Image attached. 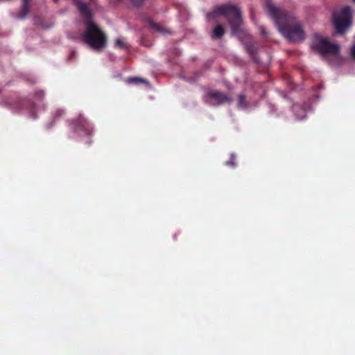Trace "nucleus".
<instances>
[{"instance_id":"f257e3e1","label":"nucleus","mask_w":355,"mask_h":355,"mask_svg":"<svg viewBox=\"0 0 355 355\" xmlns=\"http://www.w3.org/2000/svg\"><path fill=\"white\" fill-rule=\"evenodd\" d=\"M265 7L278 31L288 41L296 43L305 39L302 24L295 16L286 10L277 7L271 0H266Z\"/></svg>"},{"instance_id":"f03ea898","label":"nucleus","mask_w":355,"mask_h":355,"mask_svg":"<svg viewBox=\"0 0 355 355\" xmlns=\"http://www.w3.org/2000/svg\"><path fill=\"white\" fill-rule=\"evenodd\" d=\"M85 31L78 40L95 51H101L107 43L105 33L93 20H84Z\"/></svg>"},{"instance_id":"7ed1b4c3","label":"nucleus","mask_w":355,"mask_h":355,"mask_svg":"<svg viewBox=\"0 0 355 355\" xmlns=\"http://www.w3.org/2000/svg\"><path fill=\"white\" fill-rule=\"evenodd\" d=\"M219 16H224L227 19L233 35H236L240 31L243 19L239 7L231 3L224 4L215 8L207 15L208 19L216 18Z\"/></svg>"},{"instance_id":"20e7f679","label":"nucleus","mask_w":355,"mask_h":355,"mask_svg":"<svg viewBox=\"0 0 355 355\" xmlns=\"http://www.w3.org/2000/svg\"><path fill=\"white\" fill-rule=\"evenodd\" d=\"M311 48L322 55L323 57L332 55L337 57L339 55L340 46L337 44L331 43L327 37H323L318 34L313 35Z\"/></svg>"},{"instance_id":"39448f33","label":"nucleus","mask_w":355,"mask_h":355,"mask_svg":"<svg viewBox=\"0 0 355 355\" xmlns=\"http://www.w3.org/2000/svg\"><path fill=\"white\" fill-rule=\"evenodd\" d=\"M333 23L336 32L339 34H343L351 26V8L349 6H346L340 11L334 12Z\"/></svg>"},{"instance_id":"423d86ee","label":"nucleus","mask_w":355,"mask_h":355,"mask_svg":"<svg viewBox=\"0 0 355 355\" xmlns=\"http://www.w3.org/2000/svg\"><path fill=\"white\" fill-rule=\"evenodd\" d=\"M205 101L209 105L218 106L225 103H232V98L224 93L218 91H211L205 95Z\"/></svg>"},{"instance_id":"0eeeda50","label":"nucleus","mask_w":355,"mask_h":355,"mask_svg":"<svg viewBox=\"0 0 355 355\" xmlns=\"http://www.w3.org/2000/svg\"><path fill=\"white\" fill-rule=\"evenodd\" d=\"M75 132L80 135H90L92 128L89 121L82 114L78 116L77 120L73 123Z\"/></svg>"},{"instance_id":"6e6552de","label":"nucleus","mask_w":355,"mask_h":355,"mask_svg":"<svg viewBox=\"0 0 355 355\" xmlns=\"http://www.w3.org/2000/svg\"><path fill=\"white\" fill-rule=\"evenodd\" d=\"M74 3L80 14L85 18V20H92V11L94 6L93 3H87L82 0H75Z\"/></svg>"},{"instance_id":"1a4fd4ad","label":"nucleus","mask_w":355,"mask_h":355,"mask_svg":"<svg viewBox=\"0 0 355 355\" xmlns=\"http://www.w3.org/2000/svg\"><path fill=\"white\" fill-rule=\"evenodd\" d=\"M225 33V28L221 24L216 25L211 33V37L213 40L221 38Z\"/></svg>"},{"instance_id":"9d476101","label":"nucleus","mask_w":355,"mask_h":355,"mask_svg":"<svg viewBox=\"0 0 355 355\" xmlns=\"http://www.w3.org/2000/svg\"><path fill=\"white\" fill-rule=\"evenodd\" d=\"M293 110L295 113L297 119L302 120L306 117L305 110L300 105H294Z\"/></svg>"},{"instance_id":"9b49d317","label":"nucleus","mask_w":355,"mask_h":355,"mask_svg":"<svg viewBox=\"0 0 355 355\" xmlns=\"http://www.w3.org/2000/svg\"><path fill=\"white\" fill-rule=\"evenodd\" d=\"M29 11V0H23L21 12L18 15V18L24 19Z\"/></svg>"},{"instance_id":"f8f14e48","label":"nucleus","mask_w":355,"mask_h":355,"mask_svg":"<svg viewBox=\"0 0 355 355\" xmlns=\"http://www.w3.org/2000/svg\"><path fill=\"white\" fill-rule=\"evenodd\" d=\"M238 107L241 109H246L248 107V103L245 100V96L240 94L239 95Z\"/></svg>"},{"instance_id":"ddd939ff","label":"nucleus","mask_w":355,"mask_h":355,"mask_svg":"<svg viewBox=\"0 0 355 355\" xmlns=\"http://www.w3.org/2000/svg\"><path fill=\"white\" fill-rule=\"evenodd\" d=\"M128 83H132V84H140V83H145L148 84V82L147 80L138 78V77H131L128 79Z\"/></svg>"},{"instance_id":"4468645a","label":"nucleus","mask_w":355,"mask_h":355,"mask_svg":"<svg viewBox=\"0 0 355 355\" xmlns=\"http://www.w3.org/2000/svg\"><path fill=\"white\" fill-rule=\"evenodd\" d=\"M115 46L119 49H127V44L121 38H116L115 40Z\"/></svg>"},{"instance_id":"2eb2a0df","label":"nucleus","mask_w":355,"mask_h":355,"mask_svg":"<svg viewBox=\"0 0 355 355\" xmlns=\"http://www.w3.org/2000/svg\"><path fill=\"white\" fill-rule=\"evenodd\" d=\"M150 26L154 30L164 33V29L159 24H155V22L150 21Z\"/></svg>"},{"instance_id":"dca6fc26","label":"nucleus","mask_w":355,"mask_h":355,"mask_svg":"<svg viewBox=\"0 0 355 355\" xmlns=\"http://www.w3.org/2000/svg\"><path fill=\"white\" fill-rule=\"evenodd\" d=\"M246 49H247V51L250 53V55L254 57L255 53H256V49L254 46V45L252 44H247Z\"/></svg>"},{"instance_id":"f3484780","label":"nucleus","mask_w":355,"mask_h":355,"mask_svg":"<svg viewBox=\"0 0 355 355\" xmlns=\"http://www.w3.org/2000/svg\"><path fill=\"white\" fill-rule=\"evenodd\" d=\"M234 159H235V155L234 153H232L230 160L227 162L226 164L228 166H231L232 167H235L236 163L234 162Z\"/></svg>"},{"instance_id":"a211bd4d","label":"nucleus","mask_w":355,"mask_h":355,"mask_svg":"<svg viewBox=\"0 0 355 355\" xmlns=\"http://www.w3.org/2000/svg\"><path fill=\"white\" fill-rule=\"evenodd\" d=\"M64 114V111L63 110L59 109L56 110L55 114H54V119H58L61 116H62Z\"/></svg>"},{"instance_id":"6ab92c4d","label":"nucleus","mask_w":355,"mask_h":355,"mask_svg":"<svg viewBox=\"0 0 355 355\" xmlns=\"http://www.w3.org/2000/svg\"><path fill=\"white\" fill-rule=\"evenodd\" d=\"M259 31H260V33L262 35H263V36H266L267 35V32L266 31L265 28L263 26H259Z\"/></svg>"},{"instance_id":"aec40b11","label":"nucleus","mask_w":355,"mask_h":355,"mask_svg":"<svg viewBox=\"0 0 355 355\" xmlns=\"http://www.w3.org/2000/svg\"><path fill=\"white\" fill-rule=\"evenodd\" d=\"M144 0H131V1L135 5L140 4Z\"/></svg>"},{"instance_id":"412c9836","label":"nucleus","mask_w":355,"mask_h":355,"mask_svg":"<svg viewBox=\"0 0 355 355\" xmlns=\"http://www.w3.org/2000/svg\"><path fill=\"white\" fill-rule=\"evenodd\" d=\"M352 55L355 59V44L352 46L351 50Z\"/></svg>"},{"instance_id":"4be33fe9","label":"nucleus","mask_w":355,"mask_h":355,"mask_svg":"<svg viewBox=\"0 0 355 355\" xmlns=\"http://www.w3.org/2000/svg\"><path fill=\"white\" fill-rule=\"evenodd\" d=\"M37 94L40 95L41 96H43V92H38Z\"/></svg>"},{"instance_id":"5701e85b","label":"nucleus","mask_w":355,"mask_h":355,"mask_svg":"<svg viewBox=\"0 0 355 355\" xmlns=\"http://www.w3.org/2000/svg\"><path fill=\"white\" fill-rule=\"evenodd\" d=\"M31 117H32V118H33V119H34V118H35L36 116H35V115L34 114H31Z\"/></svg>"},{"instance_id":"b1692460","label":"nucleus","mask_w":355,"mask_h":355,"mask_svg":"<svg viewBox=\"0 0 355 355\" xmlns=\"http://www.w3.org/2000/svg\"><path fill=\"white\" fill-rule=\"evenodd\" d=\"M355 3V0H352Z\"/></svg>"}]
</instances>
